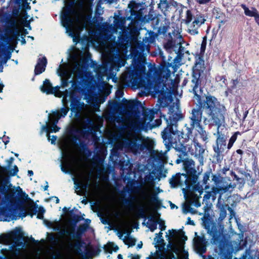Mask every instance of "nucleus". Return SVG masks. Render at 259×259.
Here are the masks:
<instances>
[{"mask_svg":"<svg viewBox=\"0 0 259 259\" xmlns=\"http://www.w3.org/2000/svg\"><path fill=\"white\" fill-rule=\"evenodd\" d=\"M195 100L198 107L193 108L191 111L190 128H187V136L192 134V130L196 126L201 125L202 112L204 113L203 122L206 124L214 125L220 127L225 123L227 110L226 107L214 96L208 95L202 100L201 96H196Z\"/></svg>","mask_w":259,"mask_h":259,"instance_id":"nucleus-1","label":"nucleus"},{"mask_svg":"<svg viewBox=\"0 0 259 259\" xmlns=\"http://www.w3.org/2000/svg\"><path fill=\"white\" fill-rule=\"evenodd\" d=\"M145 70L144 65L135 61L123 73L122 76L127 82L137 84L139 87H144L149 90H155L161 83L165 82L171 75L170 71H168L164 79L160 69L151 66L147 73Z\"/></svg>","mask_w":259,"mask_h":259,"instance_id":"nucleus-2","label":"nucleus"},{"mask_svg":"<svg viewBox=\"0 0 259 259\" xmlns=\"http://www.w3.org/2000/svg\"><path fill=\"white\" fill-rule=\"evenodd\" d=\"M57 72L58 75L61 77V85L63 87L68 86V79L72 74L80 78L84 85H89L94 79L92 73L85 71L84 67L77 59H74L71 64L64 63L60 65Z\"/></svg>","mask_w":259,"mask_h":259,"instance_id":"nucleus-3","label":"nucleus"},{"mask_svg":"<svg viewBox=\"0 0 259 259\" xmlns=\"http://www.w3.org/2000/svg\"><path fill=\"white\" fill-rule=\"evenodd\" d=\"M205 228L208 233L212 237L211 242L217 245L213 256L209 259H231L233 245L229 240L230 237L224 234L223 231L218 230L214 226H212L211 229L209 226H206Z\"/></svg>","mask_w":259,"mask_h":259,"instance_id":"nucleus-4","label":"nucleus"},{"mask_svg":"<svg viewBox=\"0 0 259 259\" xmlns=\"http://www.w3.org/2000/svg\"><path fill=\"white\" fill-rule=\"evenodd\" d=\"M168 114V118H166L165 115H161V117H163L166 120L167 123V126L161 132V136L167 151L176 142L173 139L172 135L180 136V132L178 130V122L183 118L178 104L173 103L170 106Z\"/></svg>","mask_w":259,"mask_h":259,"instance_id":"nucleus-5","label":"nucleus"},{"mask_svg":"<svg viewBox=\"0 0 259 259\" xmlns=\"http://www.w3.org/2000/svg\"><path fill=\"white\" fill-rule=\"evenodd\" d=\"M92 17H61L62 26L65 28L66 33L73 38V41L78 39L80 32L83 28L88 29L89 21Z\"/></svg>","mask_w":259,"mask_h":259,"instance_id":"nucleus-6","label":"nucleus"},{"mask_svg":"<svg viewBox=\"0 0 259 259\" xmlns=\"http://www.w3.org/2000/svg\"><path fill=\"white\" fill-rule=\"evenodd\" d=\"M138 140L142 142H147L143 137H139L135 134L129 132L127 137L122 141L117 142L115 147L118 150H124L125 151H130L135 154H140L147 149L144 144H137Z\"/></svg>","mask_w":259,"mask_h":259,"instance_id":"nucleus-7","label":"nucleus"},{"mask_svg":"<svg viewBox=\"0 0 259 259\" xmlns=\"http://www.w3.org/2000/svg\"><path fill=\"white\" fill-rule=\"evenodd\" d=\"M174 37L171 36V40H169L164 45V48L168 52H170L171 50H173L177 54V56L174 59L172 64L169 63V67H172L174 69H177L181 65L182 58L183 56L182 52L184 48L182 46L183 41L182 36L180 35L178 31L173 34Z\"/></svg>","mask_w":259,"mask_h":259,"instance_id":"nucleus-8","label":"nucleus"},{"mask_svg":"<svg viewBox=\"0 0 259 259\" xmlns=\"http://www.w3.org/2000/svg\"><path fill=\"white\" fill-rule=\"evenodd\" d=\"M94 0H79L76 5L77 10L80 14L74 15L75 11L73 4L66 6L61 11L60 16H92L93 6Z\"/></svg>","mask_w":259,"mask_h":259,"instance_id":"nucleus-9","label":"nucleus"},{"mask_svg":"<svg viewBox=\"0 0 259 259\" xmlns=\"http://www.w3.org/2000/svg\"><path fill=\"white\" fill-rule=\"evenodd\" d=\"M155 112L153 110H145L143 114V117L132 120L130 124L132 127L136 130L148 131L151 130L156 126L159 125L161 123V119L156 120V124L151 123L154 118Z\"/></svg>","mask_w":259,"mask_h":259,"instance_id":"nucleus-10","label":"nucleus"},{"mask_svg":"<svg viewBox=\"0 0 259 259\" xmlns=\"http://www.w3.org/2000/svg\"><path fill=\"white\" fill-rule=\"evenodd\" d=\"M175 149L180 153V158H183L189 154L197 158L200 163L203 164L204 149L197 141L194 140L191 145L188 144L186 146L181 144H176Z\"/></svg>","mask_w":259,"mask_h":259,"instance_id":"nucleus-11","label":"nucleus"},{"mask_svg":"<svg viewBox=\"0 0 259 259\" xmlns=\"http://www.w3.org/2000/svg\"><path fill=\"white\" fill-rule=\"evenodd\" d=\"M1 22L4 23L6 31H16L18 33L22 31L24 27L31 30L30 21H27L28 17H1Z\"/></svg>","mask_w":259,"mask_h":259,"instance_id":"nucleus-12","label":"nucleus"},{"mask_svg":"<svg viewBox=\"0 0 259 259\" xmlns=\"http://www.w3.org/2000/svg\"><path fill=\"white\" fill-rule=\"evenodd\" d=\"M130 16H159L155 14L152 7H144V6L135 2H131L128 5Z\"/></svg>","mask_w":259,"mask_h":259,"instance_id":"nucleus-13","label":"nucleus"},{"mask_svg":"<svg viewBox=\"0 0 259 259\" xmlns=\"http://www.w3.org/2000/svg\"><path fill=\"white\" fill-rule=\"evenodd\" d=\"M162 191L159 188L155 190L153 186L146 187L142 192L143 199L148 204L159 207L162 204V201L159 198L158 194Z\"/></svg>","mask_w":259,"mask_h":259,"instance_id":"nucleus-14","label":"nucleus"},{"mask_svg":"<svg viewBox=\"0 0 259 259\" xmlns=\"http://www.w3.org/2000/svg\"><path fill=\"white\" fill-rule=\"evenodd\" d=\"M69 110V107L65 106L62 107L60 110L53 111L52 114H49V120L51 124V130L52 132L56 133L59 131L60 127L57 125V124L60 118H64L66 116Z\"/></svg>","mask_w":259,"mask_h":259,"instance_id":"nucleus-15","label":"nucleus"},{"mask_svg":"<svg viewBox=\"0 0 259 259\" xmlns=\"http://www.w3.org/2000/svg\"><path fill=\"white\" fill-rule=\"evenodd\" d=\"M216 185L218 187H215L214 190L218 193H220L219 200L221 199L222 195L227 192H232L233 189L236 187V185L235 183H228L225 179H222L221 180L217 181L214 180Z\"/></svg>","mask_w":259,"mask_h":259,"instance_id":"nucleus-16","label":"nucleus"},{"mask_svg":"<svg viewBox=\"0 0 259 259\" xmlns=\"http://www.w3.org/2000/svg\"><path fill=\"white\" fill-rule=\"evenodd\" d=\"M204 17H187L186 23L188 25L189 32L191 34L198 33V28L204 23Z\"/></svg>","mask_w":259,"mask_h":259,"instance_id":"nucleus-17","label":"nucleus"},{"mask_svg":"<svg viewBox=\"0 0 259 259\" xmlns=\"http://www.w3.org/2000/svg\"><path fill=\"white\" fill-rule=\"evenodd\" d=\"M27 210L23 207L20 209L19 215L13 214L11 212L3 211L0 212V221L10 222L12 220H16L19 217L24 218L28 214H31L27 208Z\"/></svg>","mask_w":259,"mask_h":259,"instance_id":"nucleus-18","label":"nucleus"},{"mask_svg":"<svg viewBox=\"0 0 259 259\" xmlns=\"http://www.w3.org/2000/svg\"><path fill=\"white\" fill-rule=\"evenodd\" d=\"M219 128L218 127L217 146L214 147V151L218 156L222 154L226 146L225 136L219 131Z\"/></svg>","mask_w":259,"mask_h":259,"instance_id":"nucleus-19","label":"nucleus"},{"mask_svg":"<svg viewBox=\"0 0 259 259\" xmlns=\"http://www.w3.org/2000/svg\"><path fill=\"white\" fill-rule=\"evenodd\" d=\"M201 74L199 73H195L193 72V77L192 82L194 84L193 87V92L194 94V99H196V96H201L202 91L199 88L200 81L199 79Z\"/></svg>","mask_w":259,"mask_h":259,"instance_id":"nucleus-20","label":"nucleus"},{"mask_svg":"<svg viewBox=\"0 0 259 259\" xmlns=\"http://www.w3.org/2000/svg\"><path fill=\"white\" fill-rule=\"evenodd\" d=\"M195 58L196 60L195 65L193 68V72L201 74L205 69L204 61L203 59V56L201 55H198L196 56Z\"/></svg>","mask_w":259,"mask_h":259,"instance_id":"nucleus-21","label":"nucleus"},{"mask_svg":"<svg viewBox=\"0 0 259 259\" xmlns=\"http://www.w3.org/2000/svg\"><path fill=\"white\" fill-rule=\"evenodd\" d=\"M47 64V60L45 57L39 58L35 67V74L38 75L44 72L46 69Z\"/></svg>","mask_w":259,"mask_h":259,"instance_id":"nucleus-22","label":"nucleus"},{"mask_svg":"<svg viewBox=\"0 0 259 259\" xmlns=\"http://www.w3.org/2000/svg\"><path fill=\"white\" fill-rule=\"evenodd\" d=\"M196 249L202 253L206 251L205 240L203 237L197 236L194 239Z\"/></svg>","mask_w":259,"mask_h":259,"instance_id":"nucleus-23","label":"nucleus"},{"mask_svg":"<svg viewBox=\"0 0 259 259\" xmlns=\"http://www.w3.org/2000/svg\"><path fill=\"white\" fill-rule=\"evenodd\" d=\"M181 176H183L185 178L184 183L186 184L188 181V177L186 174H177L175 176H173L169 180V184L172 188H175L179 185L182 184V182L181 181Z\"/></svg>","mask_w":259,"mask_h":259,"instance_id":"nucleus-24","label":"nucleus"},{"mask_svg":"<svg viewBox=\"0 0 259 259\" xmlns=\"http://www.w3.org/2000/svg\"><path fill=\"white\" fill-rule=\"evenodd\" d=\"M158 8L161 10L164 15H166V12L168 11L169 9H175V7L171 4L170 0H161L158 4Z\"/></svg>","mask_w":259,"mask_h":259,"instance_id":"nucleus-25","label":"nucleus"},{"mask_svg":"<svg viewBox=\"0 0 259 259\" xmlns=\"http://www.w3.org/2000/svg\"><path fill=\"white\" fill-rule=\"evenodd\" d=\"M31 202L28 204V209L30 213H32L31 217H32L33 214L36 213H44L45 212V209L42 206L38 207L35 205L33 201L31 200Z\"/></svg>","mask_w":259,"mask_h":259,"instance_id":"nucleus-26","label":"nucleus"},{"mask_svg":"<svg viewBox=\"0 0 259 259\" xmlns=\"http://www.w3.org/2000/svg\"><path fill=\"white\" fill-rule=\"evenodd\" d=\"M174 16H182L185 15L186 16H192L191 11L186 7L180 6L177 8L175 7Z\"/></svg>","mask_w":259,"mask_h":259,"instance_id":"nucleus-27","label":"nucleus"},{"mask_svg":"<svg viewBox=\"0 0 259 259\" xmlns=\"http://www.w3.org/2000/svg\"><path fill=\"white\" fill-rule=\"evenodd\" d=\"M40 90L42 93L47 94H52L53 92L52 84L48 79L44 81L43 84L40 87Z\"/></svg>","mask_w":259,"mask_h":259,"instance_id":"nucleus-28","label":"nucleus"},{"mask_svg":"<svg viewBox=\"0 0 259 259\" xmlns=\"http://www.w3.org/2000/svg\"><path fill=\"white\" fill-rule=\"evenodd\" d=\"M184 168L188 173L192 174L196 172L195 162L192 159L186 160L184 162Z\"/></svg>","mask_w":259,"mask_h":259,"instance_id":"nucleus-29","label":"nucleus"},{"mask_svg":"<svg viewBox=\"0 0 259 259\" xmlns=\"http://www.w3.org/2000/svg\"><path fill=\"white\" fill-rule=\"evenodd\" d=\"M241 7L244 11V13L246 16H259V14L257 10L252 7L251 10H249L245 5L242 4Z\"/></svg>","mask_w":259,"mask_h":259,"instance_id":"nucleus-30","label":"nucleus"},{"mask_svg":"<svg viewBox=\"0 0 259 259\" xmlns=\"http://www.w3.org/2000/svg\"><path fill=\"white\" fill-rule=\"evenodd\" d=\"M215 187H213L211 188V191H207L206 192V194L203 196V200L207 201L210 198L214 200L216 199V195L218 194V192H215V190H214Z\"/></svg>","mask_w":259,"mask_h":259,"instance_id":"nucleus-31","label":"nucleus"},{"mask_svg":"<svg viewBox=\"0 0 259 259\" xmlns=\"http://www.w3.org/2000/svg\"><path fill=\"white\" fill-rule=\"evenodd\" d=\"M69 97L71 101V110L72 111L74 109L77 110L79 105V100L74 97V93L73 92L70 93Z\"/></svg>","mask_w":259,"mask_h":259,"instance_id":"nucleus-32","label":"nucleus"},{"mask_svg":"<svg viewBox=\"0 0 259 259\" xmlns=\"http://www.w3.org/2000/svg\"><path fill=\"white\" fill-rule=\"evenodd\" d=\"M102 0H98L96 5L94 16H100L103 15L104 12V8L101 7Z\"/></svg>","mask_w":259,"mask_h":259,"instance_id":"nucleus-33","label":"nucleus"},{"mask_svg":"<svg viewBox=\"0 0 259 259\" xmlns=\"http://www.w3.org/2000/svg\"><path fill=\"white\" fill-rule=\"evenodd\" d=\"M198 127L197 132L200 134L201 138L203 141H207L208 140V133L204 130L202 127V125L197 126Z\"/></svg>","mask_w":259,"mask_h":259,"instance_id":"nucleus-34","label":"nucleus"},{"mask_svg":"<svg viewBox=\"0 0 259 259\" xmlns=\"http://www.w3.org/2000/svg\"><path fill=\"white\" fill-rule=\"evenodd\" d=\"M123 241L125 244L128 245V247L133 246L135 245L136 240L131 236H126L123 238Z\"/></svg>","mask_w":259,"mask_h":259,"instance_id":"nucleus-35","label":"nucleus"},{"mask_svg":"<svg viewBox=\"0 0 259 259\" xmlns=\"http://www.w3.org/2000/svg\"><path fill=\"white\" fill-rule=\"evenodd\" d=\"M239 134V132H237L235 133L230 139L229 143L227 146L228 149H230L232 146L233 145V144L235 142V141L237 139V135Z\"/></svg>","mask_w":259,"mask_h":259,"instance_id":"nucleus-36","label":"nucleus"},{"mask_svg":"<svg viewBox=\"0 0 259 259\" xmlns=\"http://www.w3.org/2000/svg\"><path fill=\"white\" fill-rule=\"evenodd\" d=\"M157 223L154 221H150L147 223V226L151 232H154L157 229Z\"/></svg>","mask_w":259,"mask_h":259,"instance_id":"nucleus-37","label":"nucleus"},{"mask_svg":"<svg viewBox=\"0 0 259 259\" xmlns=\"http://www.w3.org/2000/svg\"><path fill=\"white\" fill-rule=\"evenodd\" d=\"M216 80L217 81L221 82V86L226 85L227 84V80L225 76L219 75L216 77Z\"/></svg>","mask_w":259,"mask_h":259,"instance_id":"nucleus-38","label":"nucleus"},{"mask_svg":"<svg viewBox=\"0 0 259 259\" xmlns=\"http://www.w3.org/2000/svg\"><path fill=\"white\" fill-rule=\"evenodd\" d=\"M17 190L18 191V195L21 199L25 200L28 198V195L25 192H23L22 189L19 186L17 187Z\"/></svg>","mask_w":259,"mask_h":259,"instance_id":"nucleus-39","label":"nucleus"},{"mask_svg":"<svg viewBox=\"0 0 259 259\" xmlns=\"http://www.w3.org/2000/svg\"><path fill=\"white\" fill-rule=\"evenodd\" d=\"M60 87L56 86L54 88L52 87V90L53 91V94L56 97H61L62 95V93L59 91Z\"/></svg>","mask_w":259,"mask_h":259,"instance_id":"nucleus-40","label":"nucleus"},{"mask_svg":"<svg viewBox=\"0 0 259 259\" xmlns=\"http://www.w3.org/2000/svg\"><path fill=\"white\" fill-rule=\"evenodd\" d=\"M49 125L48 123V121H47L46 124L42 126L41 130V133H42L43 132H46L47 133L48 139V140H50V135L49 134Z\"/></svg>","mask_w":259,"mask_h":259,"instance_id":"nucleus-41","label":"nucleus"},{"mask_svg":"<svg viewBox=\"0 0 259 259\" xmlns=\"http://www.w3.org/2000/svg\"><path fill=\"white\" fill-rule=\"evenodd\" d=\"M178 259H188V252L183 250L180 252L178 256Z\"/></svg>","mask_w":259,"mask_h":259,"instance_id":"nucleus-42","label":"nucleus"},{"mask_svg":"<svg viewBox=\"0 0 259 259\" xmlns=\"http://www.w3.org/2000/svg\"><path fill=\"white\" fill-rule=\"evenodd\" d=\"M162 233L159 232L158 234H156V236L154 238V241L157 243H160L161 242L163 241L162 239Z\"/></svg>","mask_w":259,"mask_h":259,"instance_id":"nucleus-43","label":"nucleus"},{"mask_svg":"<svg viewBox=\"0 0 259 259\" xmlns=\"http://www.w3.org/2000/svg\"><path fill=\"white\" fill-rule=\"evenodd\" d=\"M231 175L232 176H233L234 178V179L236 180V181H241L242 186H243L244 185V184H245V180H244V178H239L237 176V175L235 173V172H234L233 171H231Z\"/></svg>","mask_w":259,"mask_h":259,"instance_id":"nucleus-44","label":"nucleus"},{"mask_svg":"<svg viewBox=\"0 0 259 259\" xmlns=\"http://www.w3.org/2000/svg\"><path fill=\"white\" fill-rule=\"evenodd\" d=\"M169 235H166V237H168V239H170V236H171V238L172 239H176L177 238L176 236V230H169Z\"/></svg>","mask_w":259,"mask_h":259,"instance_id":"nucleus-45","label":"nucleus"},{"mask_svg":"<svg viewBox=\"0 0 259 259\" xmlns=\"http://www.w3.org/2000/svg\"><path fill=\"white\" fill-rule=\"evenodd\" d=\"M206 42L205 41L203 40L202 41L201 47H200V54L201 55L203 56V54H204L205 49H206Z\"/></svg>","mask_w":259,"mask_h":259,"instance_id":"nucleus-46","label":"nucleus"},{"mask_svg":"<svg viewBox=\"0 0 259 259\" xmlns=\"http://www.w3.org/2000/svg\"><path fill=\"white\" fill-rule=\"evenodd\" d=\"M79 185L77 186L76 187V189H79L80 187H81L83 190L86 191L87 187H88V182L86 183H79L78 184Z\"/></svg>","mask_w":259,"mask_h":259,"instance_id":"nucleus-47","label":"nucleus"},{"mask_svg":"<svg viewBox=\"0 0 259 259\" xmlns=\"http://www.w3.org/2000/svg\"><path fill=\"white\" fill-rule=\"evenodd\" d=\"M109 247L110 248V250H109L110 252H112V251H116L118 249V247L117 245H115L113 243L110 244Z\"/></svg>","mask_w":259,"mask_h":259,"instance_id":"nucleus-48","label":"nucleus"},{"mask_svg":"<svg viewBox=\"0 0 259 259\" xmlns=\"http://www.w3.org/2000/svg\"><path fill=\"white\" fill-rule=\"evenodd\" d=\"M18 172V168L16 165H15L13 169H12L10 171V175L12 176H14L17 174Z\"/></svg>","mask_w":259,"mask_h":259,"instance_id":"nucleus-49","label":"nucleus"},{"mask_svg":"<svg viewBox=\"0 0 259 259\" xmlns=\"http://www.w3.org/2000/svg\"><path fill=\"white\" fill-rule=\"evenodd\" d=\"M8 238L7 236L5 235H0V244H5L7 243Z\"/></svg>","mask_w":259,"mask_h":259,"instance_id":"nucleus-50","label":"nucleus"},{"mask_svg":"<svg viewBox=\"0 0 259 259\" xmlns=\"http://www.w3.org/2000/svg\"><path fill=\"white\" fill-rule=\"evenodd\" d=\"M159 228L161 230V231H164L165 230V228H166V226L164 224V222L162 221V220H160L159 223Z\"/></svg>","mask_w":259,"mask_h":259,"instance_id":"nucleus-51","label":"nucleus"},{"mask_svg":"<svg viewBox=\"0 0 259 259\" xmlns=\"http://www.w3.org/2000/svg\"><path fill=\"white\" fill-rule=\"evenodd\" d=\"M209 174H205L203 176V182L204 184H206L209 180Z\"/></svg>","mask_w":259,"mask_h":259,"instance_id":"nucleus-52","label":"nucleus"},{"mask_svg":"<svg viewBox=\"0 0 259 259\" xmlns=\"http://www.w3.org/2000/svg\"><path fill=\"white\" fill-rule=\"evenodd\" d=\"M199 4L204 5L208 3L210 0H196Z\"/></svg>","mask_w":259,"mask_h":259,"instance_id":"nucleus-53","label":"nucleus"},{"mask_svg":"<svg viewBox=\"0 0 259 259\" xmlns=\"http://www.w3.org/2000/svg\"><path fill=\"white\" fill-rule=\"evenodd\" d=\"M227 215V212L226 210H222L220 213V217L222 219H224Z\"/></svg>","mask_w":259,"mask_h":259,"instance_id":"nucleus-54","label":"nucleus"},{"mask_svg":"<svg viewBox=\"0 0 259 259\" xmlns=\"http://www.w3.org/2000/svg\"><path fill=\"white\" fill-rule=\"evenodd\" d=\"M187 224L191 225H195L194 222L193 220H191V218L189 217L187 218Z\"/></svg>","mask_w":259,"mask_h":259,"instance_id":"nucleus-55","label":"nucleus"},{"mask_svg":"<svg viewBox=\"0 0 259 259\" xmlns=\"http://www.w3.org/2000/svg\"><path fill=\"white\" fill-rule=\"evenodd\" d=\"M57 140V137L56 136H53L51 139H50V140H51V142L52 144H55L56 141Z\"/></svg>","mask_w":259,"mask_h":259,"instance_id":"nucleus-56","label":"nucleus"},{"mask_svg":"<svg viewBox=\"0 0 259 259\" xmlns=\"http://www.w3.org/2000/svg\"><path fill=\"white\" fill-rule=\"evenodd\" d=\"M125 64V61L123 60H119V66L121 67L123 66Z\"/></svg>","mask_w":259,"mask_h":259,"instance_id":"nucleus-57","label":"nucleus"},{"mask_svg":"<svg viewBox=\"0 0 259 259\" xmlns=\"http://www.w3.org/2000/svg\"><path fill=\"white\" fill-rule=\"evenodd\" d=\"M61 170L63 172L67 174L68 172V171L64 167V166H63L62 164H61Z\"/></svg>","mask_w":259,"mask_h":259,"instance_id":"nucleus-58","label":"nucleus"},{"mask_svg":"<svg viewBox=\"0 0 259 259\" xmlns=\"http://www.w3.org/2000/svg\"><path fill=\"white\" fill-rule=\"evenodd\" d=\"M117 236L119 238V239L123 240V238H122L123 237V233L122 232H118L117 233Z\"/></svg>","mask_w":259,"mask_h":259,"instance_id":"nucleus-59","label":"nucleus"},{"mask_svg":"<svg viewBox=\"0 0 259 259\" xmlns=\"http://www.w3.org/2000/svg\"><path fill=\"white\" fill-rule=\"evenodd\" d=\"M37 218L39 219H42L44 218V213H37Z\"/></svg>","mask_w":259,"mask_h":259,"instance_id":"nucleus-60","label":"nucleus"},{"mask_svg":"<svg viewBox=\"0 0 259 259\" xmlns=\"http://www.w3.org/2000/svg\"><path fill=\"white\" fill-rule=\"evenodd\" d=\"M132 257L131 259H140V257L138 255H133L131 254Z\"/></svg>","mask_w":259,"mask_h":259,"instance_id":"nucleus-61","label":"nucleus"},{"mask_svg":"<svg viewBox=\"0 0 259 259\" xmlns=\"http://www.w3.org/2000/svg\"><path fill=\"white\" fill-rule=\"evenodd\" d=\"M229 170V168H227V167H224L223 169H222V171H223V173L224 174H225L226 172Z\"/></svg>","mask_w":259,"mask_h":259,"instance_id":"nucleus-62","label":"nucleus"},{"mask_svg":"<svg viewBox=\"0 0 259 259\" xmlns=\"http://www.w3.org/2000/svg\"><path fill=\"white\" fill-rule=\"evenodd\" d=\"M33 175V171H32V170H29L28 171V175L29 176H30H30H32Z\"/></svg>","mask_w":259,"mask_h":259,"instance_id":"nucleus-63","label":"nucleus"},{"mask_svg":"<svg viewBox=\"0 0 259 259\" xmlns=\"http://www.w3.org/2000/svg\"><path fill=\"white\" fill-rule=\"evenodd\" d=\"M255 21L259 26V17H255Z\"/></svg>","mask_w":259,"mask_h":259,"instance_id":"nucleus-64","label":"nucleus"}]
</instances>
